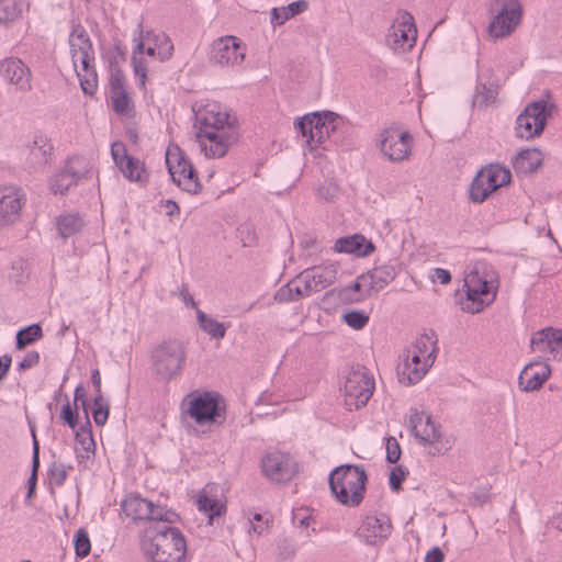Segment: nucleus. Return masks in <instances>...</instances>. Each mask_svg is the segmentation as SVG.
I'll return each instance as SVG.
<instances>
[{"label":"nucleus","mask_w":562,"mask_h":562,"mask_svg":"<svg viewBox=\"0 0 562 562\" xmlns=\"http://www.w3.org/2000/svg\"><path fill=\"white\" fill-rule=\"evenodd\" d=\"M140 549L149 562H187L184 537L173 527H147L142 536Z\"/></svg>","instance_id":"1"},{"label":"nucleus","mask_w":562,"mask_h":562,"mask_svg":"<svg viewBox=\"0 0 562 562\" xmlns=\"http://www.w3.org/2000/svg\"><path fill=\"white\" fill-rule=\"evenodd\" d=\"M498 278L485 266H474L463 279L464 297L461 308L469 314H477L491 305L497 295Z\"/></svg>","instance_id":"2"},{"label":"nucleus","mask_w":562,"mask_h":562,"mask_svg":"<svg viewBox=\"0 0 562 562\" xmlns=\"http://www.w3.org/2000/svg\"><path fill=\"white\" fill-rule=\"evenodd\" d=\"M367 473L362 467L342 464L329 474V488L335 499L346 507H357L364 498Z\"/></svg>","instance_id":"3"},{"label":"nucleus","mask_w":562,"mask_h":562,"mask_svg":"<svg viewBox=\"0 0 562 562\" xmlns=\"http://www.w3.org/2000/svg\"><path fill=\"white\" fill-rule=\"evenodd\" d=\"M70 66L79 78L82 91L93 94L97 89V74L93 61L92 44L85 29L77 25L69 35Z\"/></svg>","instance_id":"4"},{"label":"nucleus","mask_w":562,"mask_h":562,"mask_svg":"<svg viewBox=\"0 0 562 562\" xmlns=\"http://www.w3.org/2000/svg\"><path fill=\"white\" fill-rule=\"evenodd\" d=\"M172 43L164 33L150 31L140 32L132 53L134 74L139 79V86L145 88L147 79L148 60H165L172 55Z\"/></svg>","instance_id":"5"},{"label":"nucleus","mask_w":562,"mask_h":562,"mask_svg":"<svg viewBox=\"0 0 562 562\" xmlns=\"http://www.w3.org/2000/svg\"><path fill=\"white\" fill-rule=\"evenodd\" d=\"M337 114L330 111L314 112L300 117L295 127L308 151L322 156L326 142L336 130Z\"/></svg>","instance_id":"6"},{"label":"nucleus","mask_w":562,"mask_h":562,"mask_svg":"<svg viewBox=\"0 0 562 562\" xmlns=\"http://www.w3.org/2000/svg\"><path fill=\"white\" fill-rule=\"evenodd\" d=\"M196 132L239 130L237 117L216 101H204L194 106Z\"/></svg>","instance_id":"7"},{"label":"nucleus","mask_w":562,"mask_h":562,"mask_svg":"<svg viewBox=\"0 0 562 562\" xmlns=\"http://www.w3.org/2000/svg\"><path fill=\"white\" fill-rule=\"evenodd\" d=\"M165 160L168 172L178 187L192 194L201 191L198 173L186 153L177 144L168 145Z\"/></svg>","instance_id":"8"},{"label":"nucleus","mask_w":562,"mask_h":562,"mask_svg":"<svg viewBox=\"0 0 562 562\" xmlns=\"http://www.w3.org/2000/svg\"><path fill=\"white\" fill-rule=\"evenodd\" d=\"M411 431L427 453L441 456L450 449V442L445 438L430 416L424 412H414L409 417Z\"/></svg>","instance_id":"9"},{"label":"nucleus","mask_w":562,"mask_h":562,"mask_svg":"<svg viewBox=\"0 0 562 562\" xmlns=\"http://www.w3.org/2000/svg\"><path fill=\"white\" fill-rule=\"evenodd\" d=\"M512 175L509 169L498 164H491L482 168L470 187V199L481 203L498 188L509 184Z\"/></svg>","instance_id":"10"},{"label":"nucleus","mask_w":562,"mask_h":562,"mask_svg":"<svg viewBox=\"0 0 562 562\" xmlns=\"http://www.w3.org/2000/svg\"><path fill=\"white\" fill-rule=\"evenodd\" d=\"M412 134L397 125L389 126L379 134V149L392 162L407 160L412 155Z\"/></svg>","instance_id":"11"},{"label":"nucleus","mask_w":562,"mask_h":562,"mask_svg":"<svg viewBox=\"0 0 562 562\" xmlns=\"http://www.w3.org/2000/svg\"><path fill=\"white\" fill-rule=\"evenodd\" d=\"M260 469L262 475L271 483L285 484L299 473L297 461L288 452L280 450L269 451L261 458Z\"/></svg>","instance_id":"12"},{"label":"nucleus","mask_w":562,"mask_h":562,"mask_svg":"<svg viewBox=\"0 0 562 562\" xmlns=\"http://www.w3.org/2000/svg\"><path fill=\"white\" fill-rule=\"evenodd\" d=\"M374 379L364 369L351 370L344 384V402L348 409H359L364 406L374 391Z\"/></svg>","instance_id":"13"},{"label":"nucleus","mask_w":562,"mask_h":562,"mask_svg":"<svg viewBox=\"0 0 562 562\" xmlns=\"http://www.w3.org/2000/svg\"><path fill=\"white\" fill-rule=\"evenodd\" d=\"M553 108V103L548 100H539L527 105L517 117V136L531 139L540 135Z\"/></svg>","instance_id":"14"},{"label":"nucleus","mask_w":562,"mask_h":562,"mask_svg":"<svg viewBox=\"0 0 562 562\" xmlns=\"http://www.w3.org/2000/svg\"><path fill=\"white\" fill-rule=\"evenodd\" d=\"M188 413L200 427H211L224 419V407L220 396L213 392L191 395Z\"/></svg>","instance_id":"15"},{"label":"nucleus","mask_w":562,"mask_h":562,"mask_svg":"<svg viewBox=\"0 0 562 562\" xmlns=\"http://www.w3.org/2000/svg\"><path fill=\"white\" fill-rule=\"evenodd\" d=\"M200 153L207 159H218L227 155L239 139V130L222 132H195Z\"/></svg>","instance_id":"16"},{"label":"nucleus","mask_w":562,"mask_h":562,"mask_svg":"<svg viewBox=\"0 0 562 562\" xmlns=\"http://www.w3.org/2000/svg\"><path fill=\"white\" fill-rule=\"evenodd\" d=\"M417 29L414 18L406 11H401L394 18L386 34V44L397 54L408 52L416 42Z\"/></svg>","instance_id":"17"},{"label":"nucleus","mask_w":562,"mask_h":562,"mask_svg":"<svg viewBox=\"0 0 562 562\" xmlns=\"http://www.w3.org/2000/svg\"><path fill=\"white\" fill-rule=\"evenodd\" d=\"M246 55L243 42L233 35L215 40L211 46L210 58L218 66L234 67L240 65Z\"/></svg>","instance_id":"18"},{"label":"nucleus","mask_w":562,"mask_h":562,"mask_svg":"<svg viewBox=\"0 0 562 562\" xmlns=\"http://www.w3.org/2000/svg\"><path fill=\"white\" fill-rule=\"evenodd\" d=\"M501 11L488 25V35L494 40L510 35L521 20V7L518 0H499Z\"/></svg>","instance_id":"19"},{"label":"nucleus","mask_w":562,"mask_h":562,"mask_svg":"<svg viewBox=\"0 0 562 562\" xmlns=\"http://www.w3.org/2000/svg\"><path fill=\"white\" fill-rule=\"evenodd\" d=\"M156 371L166 379L177 375L184 361V351L177 341L160 345L154 353Z\"/></svg>","instance_id":"20"},{"label":"nucleus","mask_w":562,"mask_h":562,"mask_svg":"<svg viewBox=\"0 0 562 562\" xmlns=\"http://www.w3.org/2000/svg\"><path fill=\"white\" fill-rule=\"evenodd\" d=\"M531 350L546 362L562 360V330L549 327L537 331L531 339Z\"/></svg>","instance_id":"21"},{"label":"nucleus","mask_w":562,"mask_h":562,"mask_svg":"<svg viewBox=\"0 0 562 562\" xmlns=\"http://www.w3.org/2000/svg\"><path fill=\"white\" fill-rule=\"evenodd\" d=\"M122 508L125 515L133 520H165L167 510L156 506L153 502L138 495H130L124 498Z\"/></svg>","instance_id":"22"},{"label":"nucleus","mask_w":562,"mask_h":562,"mask_svg":"<svg viewBox=\"0 0 562 562\" xmlns=\"http://www.w3.org/2000/svg\"><path fill=\"white\" fill-rule=\"evenodd\" d=\"M111 155L115 165L127 180L143 182L147 179L144 164L130 156L123 143L114 142L111 146Z\"/></svg>","instance_id":"23"},{"label":"nucleus","mask_w":562,"mask_h":562,"mask_svg":"<svg viewBox=\"0 0 562 562\" xmlns=\"http://www.w3.org/2000/svg\"><path fill=\"white\" fill-rule=\"evenodd\" d=\"M392 525L385 515H367L358 528V537L367 544H378L386 539Z\"/></svg>","instance_id":"24"},{"label":"nucleus","mask_w":562,"mask_h":562,"mask_svg":"<svg viewBox=\"0 0 562 562\" xmlns=\"http://www.w3.org/2000/svg\"><path fill=\"white\" fill-rule=\"evenodd\" d=\"M0 76L16 89H31V70L16 57H8L0 61Z\"/></svg>","instance_id":"25"},{"label":"nucleus","mask_w":562,"mask_h":562,"mask_svg":"<svg viewBox=\"0 0 562 562\" xmlns=\"http://www.w3.org/2000/svg\"><path fill=\"white\" fill-rule=\"evenodd\" d=\"M24 195L15 187H4L0 191V226L14 223L22 210Z\"/></svg>","instance_id":"26"},{"label":"nucleus","mask_w":562,"mask_h":562,"mask_svg":"<svg viewBox=\"0 0 562 562\" xmlns=\"http://www.w3.org/2000/svg\"><path fill=\"white\" fill-rule=\"evenodd\" d=\"M551 369L548 362L543 360H533L524 367L518 378V385L521 391L532 392L541 387V385L550 376Z\"/></svg>","instance_id":"27"},{"label":"nucleus","mask_w":562,"mask_h":562,"mask_svg":"<svg viewBox=\"0 0 562 562\" xmlns=\"http://www.w3.org/2000/svg\"><path fill=\"white\" fill-rule=\"evenodd\" d=\"M395 278V270L391 266H380L359 277L355 283L356 290H363L366 295L381 291Z\"/></svg>","instance_id":"28"},{"label":"nucleus","mask_w":562,"mask_h":562,"mask_svg":"<svg viewBox=\"0 0 562 562\" xmlns=\"http://www.w3.org/2000/svg\"><path fill=\"white\" fill-rule=\"evenodd\" d=\"M90 171V160L86 156H74L68 159L65 170L57 173V180H65V178H70L63 187L53 184L54 193H65L67 189L78 182L80 179L85 178Z\"/></svg>","instance_id":"29"},{"label":"nucleus","mask_w":562,"mask_h":562,"mask_svg":"<svg viewBox=\"0 0 562 562\" xmlns=\"http://www.w3.org/2000/svg\"><path fill=\"white\" fill-rule=\"evenodd\" d=\"M431 366L432 363H427L426 360L423 361L420 357L407 351L403 363L398 368L400 382L404 384L418 382Z\"/></svg>","instance_id":"30"},{"label":"nucleus","mask_w":562,"mask_h":562,"mask_svg":"<svg viewBox=\"0 0 562 562\" xmlns=\"http://www.w3.org/2000/svg\"><path fill=\"white\" fill-rule=\"evenodd\" d=\"M497 94L498 83L494 74L490 69H482L477 77L474 102L486 105L494 102Z\"/></svg>","instance_id":"31"},{"label":"nucleus","mask_w":562,"mask_h":562,"mask_svg":"<svg viewBox=\"0 0 562 562\" xmlns=\"http://www.w3.org/2000/svg\"><path fill=\"white\" fill-rule=\"evenodd\" d=\"M302 274L306 280L307 286L314 293L330 285L336 280L337 271L333 265H326L314 267Z\"/></svg>","instance_id":"32"},{"label":"nucleus","mask_w":562,"mask_h":562,"mask_svg":"<svg viewBox=\"0 0 562 562\" xmlns=\"http://www.w3.org/2000/svg\"><path fill=\"white\" fill-rule=\"evenodd\" d=\"M195 504L198 510L209 518L210 524L215 517L222 516L226 512L225 502L207 488L198 492Z\"/></svg>","instance_id":"33"},{"label":"nucleus","mask_w":562,"mask_h":562,"mask_svg":"<svg viewBox=\"0 0 562 562\" xmlns=\"http://www.w3.org/2000/svg\"><path fill=\"white\" fill-rule=\"evenodd\" d=\"M543 161L542 153L537 148L520 150L513 160V168L517 173L530 175L536 172Z\"/></svg>","instance_id":"34"},{"label":"nucleus","mask_w":562,"mask_h":562,"mask_svg":"<svg viewBox=\"0 0 562 562\" xmlns=\"http://www.w3.org/2000/svg\"><path fill=\"white\" fill-rule=\"evenodd\" d=\"M312 290L307 286L304 276L301 273L285 285L281 286L274 294V299L279 302L296 301L312 294Z\"/></svg>","instance_id":"35"},{"label":"nucleus","mask_w":562,"mask_h":562,"mask_svg":"<svg viewBox=\"0 0 562 562\" xmlns=\"http://www.w3.org/2000/svg\"><path fill=\"white\" fill-rule=\"evenodd\" d=\"M334 247L338 252L351 254L358 257L367 256L373 249L372 244L358 234L337 239Z\"/></svg>","instance_id":"36"},{"label":"nucleus","mask_w":562,"mask_h":562,"mask_svg":"<svg viewBox=\"0 0 562 562\" xmlns=\"http://www.w3.org/2000/svg\"><path fill=\"white\" fill-rule=\"evenodd\" d=\"M112 101L116 113L125 116L133 114L132 100L123 89V81L119 76L112 80Z\"/></svg>","instance_id":"37"},{"label":"nucleus","mask_w":562,"mask_h":562,"mask_svg":"<svg viewBox=\"0 0 562 562\" xmlns=\"http://www.w3.org/2000/svg\"><path fill=\"white\" fill-rule=\"evenodd\" d=\"M30 159L36 165H44L48 161L53 153V146L49 140L42 135L35 136L32 144H27Z\"/></svg>","instance_id":"38"},{"label":"nucleus","mask_w":562,"mask_h":562,"mask_svg":"<svg viewBox=\"0 0 562 562\" xmlns=\"http://www.w3.org/2000/svg\"><path fill=\"white\" fill-rule=\"evenodd\" d=\"M407 351L414 356L420 357L423 361L426 360L427 363L434 364L436 341L434 340L432 336L422 335L414 341Z\"/></svg>","instance_id":"39"},{"label":"nucleus","mask_w":562,"mask_h":562,"mask_svg":"<svg viewBox=\"0 0 562 562\" xmlns=\"http://www.w3.org/2000/svg\"><path fill=\"white\" fill-rule=\"evenodd\" d=\"M306 8L307 2L304 0L291 2L286 7L274 8L271 12V22L273 24L281 25L290 18L306 10Z\"/></svg>","instance_id":"40"},{"label":"nucleus","mask_w":562,"mask_h":562,"mask_svg":"<svg viewBox=\"0 0 562 562\" xmlns=\"http://www.w3.org/2000/svg\"><path fill=\"white\" fill-rule=\"evenodd\" d=\"M196 316L201 328L212 338L221 339L225 336L226 328L223 323L217 322L201 311H198Z\"/></svg>","instance_id":"41"},{"label":"nucleus","mask_w":562,"mask_h":562,"mask_svg":"<svg viewBox=\"0 0 562 562\" xmlns=\"http://www.w3.org/2000/svg\"><path fill=\"white\" fill-rule=\"evenodd\" d=\"M339 194V186L333 180L323 181L315 191L316 199L322 203L334 202L338 199Z\"/></svg>","instance_id":"42"},{"label":"nucleus","mask_w":562,"mask_h":562,"mask_svg":"<svg viewBox=\"0 0 562 562\" xmlns=\"http://www.w3.org/2000/svg\"><path fill=\"white\" fill-rule=\"evenodd\" d=\"M81 227L82 221L78 215H64L58 220V232L64 238L76 234L81 229Z\"/></svg>","instance_id":"43"},{"label":"nucleus","mask_w":562,"mask_h":562,"mask_svg":"<svg viewBox=\"0 0 562 562\" xmlns=\"http://www.w3.org/2000/svg\"><path fill=\"white\" fill-rule=\"evenodd\" d=\"M20 15L16 0H0V24L14 21Z\"/></svg>","instance_id":"44"},{"label":"nucleus","mask_w":562,"mask_h":562,"mask_svg":"<svg viewBox=\"0 0 562 562\" xmlns=\"http://www.w3.org/2000/svg\"><path fill=\"white\" fill-rule=\"evenodd\" d=\"M42 336V329L38 325H31L16 334V346L23 348Z\"/></svg>","instance_id":"45"},{"label":"nucleus","mask_w":562,"mask_h":562,"mask_svg":"<svg viewBox=\"0 0 562 562\" xmlns=\"http://www.w3.org/2000/svg\"><path fill=\"white\" fill-rule=\"evenodd\" d=\"M342 318L345 323L353 329H361L369 321V316L364 312L357 310L345 313Z\"/></svg>","instance_id":"46"},{"label":"nucleus","mask_w":562,"mask_h":562,"mask_svg":"<svg viewBox=\"0 0 562 562\" xmlns=\"http://www.w3.org/2000/svg\"><path fill=\"white\" fill-rule=\"evenodd\" d=\"M75 551L78 557H86L89 554L91 544L88 533L83 529H79L75 535Z\"/></svg>","instance_id":"47"},{"label":"nucleus","mask_w":562,"mask_h":562,"mask_svg":"<svg viewBox=\"0 0 562 562\" xmlns=\"http://www.w3.org/2000/svg\"><path fill=\"white\" fill-rule=\"evenodd\" d=\"M109 416V407L102 404L101 395H97L93 400L92 417L97 425H104Z\"/></svg>","instance_id":"48"},{"label":"nucleus","mask_w":562,"mask_h":562,"mask_svg":"<svg viewBox=\"0 0 562 562\" xmlns=\"http://www.w3.org/2000/svg\"><path fill=\"white\" fill-rule=\"evenodd\" d=\"M401 458V447L394 437L386 439V459L389 462H396Z\"/></svg>","instance_id":"49"},{"label":"nucleus","mask_w":562,"mask_h":562,"mask_svg":"<svg viewBox=\"0 0 562 562\" xmlns=\"http://www.w3.org/2000/svg\"><path fill=\"white\" fill-rule=\"evenodd\" d=\"M49 477L56 484H61L67 477V469L60 463H54L49 469Z\"/></svg>","instance_id":"50"},{"label":"nucleus","mask_w":562,"mask_h":562,"mask_svg":"<svg viewBox=\"0 0 562 562\" xmlns=\"http://www.w3.org/2000/svg\"><path fill=\"white\" fill-rule=\"evenodd\" d=\"M60 416H61V419L66 424H68V426L71 429H75V427L77 426V414L68 402L66 405H64Z\"/></svg>","instance_id":"51"},{"label":"nucleus","mask_w":562,"mask_h":562,"mask_svg":"<svg viewBox=\"0 0 562 562\" xmlns=\"http://www.w3.org/2000/svg\"><path fill=\"white\" fill-rule=\"evenodd\" d=\"M406 472L401 467H395L390 472V485L393 490H398L404 481Z\"/></svg>","instance_id":"52"},{"label":"nucleus","mask_w":562,"mask_h":562,"mask_svg":"<svg viewBox=\"0 0 562 562\" xmlns=\"http://www.w3.org/2000/svg\"><path fill=\"white\" fill-rule=\"evenodd\" d=\"M37 467H38V445H37V441H35L34 442V453H33V469H32V474L29 479V495H31L35 488Z\"/></svg>","instance_id":"53"},{"label":"nucleus","mask_w":562,"mask_h":562,"mask_svg":"<svg viewBox=\"0 0 562 562\" xmlns=\"http://www.w3.org/2000/svg\"><path fill=\"white\" fill-rule=\"evenodd\" d=\"M445 554L438 547L432 548L425 555L424 562H443Z\"/></svg>","instance_id":"54"},{"label":"nucleus","mask_w":562,"mask_h":562,"mask_svg":"<svg viewBox=\"0 0 562 562\" xmlns=\"http://www.w3.org/2000/svg\"><path fill=\"white\" fill-rule=\"evenodd\" d=\"M252 530L257 535L262 533L268 528L267 520H263L261 515L255 514L254 515V521L251 522Z\"/></svg>","instance_id":"55"},{"label":"nucleus","mask_w":562,"mask_h":562,"mask_svg":"<svg viewBox=\"0 0 562 562\" xmlns=\"http://www.w3.org/2000/svg\"><path fill=\"white\" fill-rule=\"evenodd\" d=\"M432 278H434V280L439 281L441 284H447L451 280L450 272L448 270H446V269H442V268H436L434 270Z\"/></svg>","instance_id":"56"},{"label":"nucleus","mask_w":562,"mask_h":562,"mask_svg":"<svg viewBox=\"0 0 562 562\" xmlns=\"http://www.w3.org/2000/svg\"><path fill=\"white\" fill-rule=\"evenodd\" d=\"M37 362H38V353L37 352H30L21 361L20 367L25 369V368H30V367L36 364Z\"/></svg>","instance_id":"57"},{"label":"nucleus","mask_w":562,"mask_h":562,"mask_svg":"<svg viewBox=\"0 0 562 562\" xmlns=\"http://www.w3.org/2000/svg\"><path fill=\"white\" fill-rule=\"evenodd\" d=\"M553 519L557 524V527L562 531V503L557 505Z\"/></svg>","instance_id":"58"},{"label":"nucleus","mask_w":562,"mask_h":562,"mask_svg":"<svg viewBox=\"0 0 562 562\" xmlns=\"http://www.w3.org/2000/svg\"><path fill=\"white\" fill-rule=\"evenodd\" d=\"M10 363H11L10 357L4 356L3 358H0V378H2L7 373L9 367H10Z\"/></svg>","instance_id":"59"},{"label":"nucleus","mask_w":562,"mask_h":562,"mask_svg":"<svg viewBox=\"0 0 562 562\" xmlns=\"http://www.w3.org/2000/svg\"><path fill=\"white\" fill-rule=\"evenodd\" d=\"M92 383L93 385L95 386L97 391L100 392V389H101V378H100V373L98 370H94L92 372Z\"/></svg>","instance_id":"60"},{"label":"nucleus","mask_w":562,"mask_h":562,"mask_svg":"<svg viewBox=\"0 0 562 562\" xmlns=\"http://www.w3.org/2000/svg\"><path fill=\"white\" fill-rule=\"evenodd\" d=\"M166 209L168 214H173L176 211H178V205L176 202L168 200L166 202Z\"/></svg>","instance_id":"61"},{"label":"nucleus","mask_w":562,"mask_h":562,"mask_svg":"<svg viewBox=\"0 0 562 562\" xmlns=\"http://www.w3.org/2000/svg\"><path fill=\"white\" fill-rule=\"evenodd\" d=\"M70 178H65V180H57V175L53 178L52 182H50V189L53 190V184L55 183L56 186H59V187H63L67 181H69Z\"/></svg>","instance_id":"62"},{"label":"nucleus","mask_w":562,"mask_h":562,"mask_svg":"<svg viewBox=\"0 0 562 562\" xmlns=\"http://www.w3.org/2000/svg\"><path fill=\"white\" fill-rule=\"evenodd\" d=\"M85 439H88L90 442H92V438L88 434Z\"/></svg>","instance_id":"63"}]
</instances>
